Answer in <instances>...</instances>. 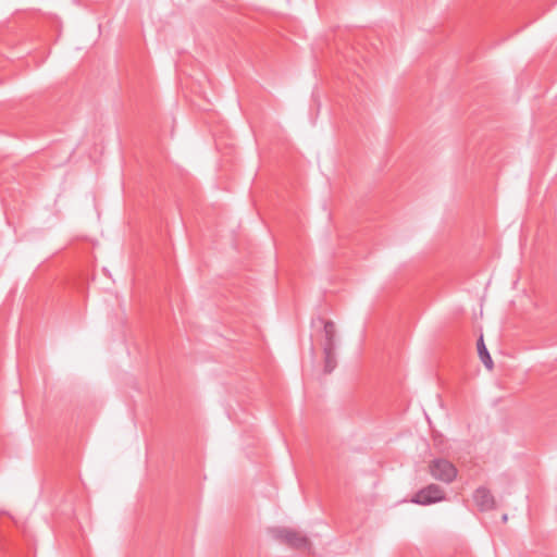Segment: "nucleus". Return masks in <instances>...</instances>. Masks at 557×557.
Masks as SVG:
<instances>
[{"instance_id":"nucleus-4","label":"nucleus","mask_w":557,"mask_h":557,"mask_svg":"<svg viewBox=\"0 0 557 557\" xmlns=\"http://www.w3.org/2000/svg\"><path fill=\"white\" fill-rule=\"evenodd\" d=\"M445 498L444 490L437 484H429L420 488V505H431Z\"/></svg>"},{"instance_id":"nucleus-2","label":"nucleus","mask_w":557,"mask_h":557,"mask_svg":"<svg viewBox=\"0 0 557 557\" xmlns=\"http://www.w3.org/2000/svg\"><path fill=\"white\" fill-rule=\"evenodd\" d=\"M269 533L275 541L286 544L294 549H311V543L309 539L296 530L277 527L271 528Z\"/></svg>"},{"instance_id":"nucleus-3","label":"nucleus","mask_w":557,"mask_h":557,"mask_svg":"<svg viewBox=\"0 0 557 557\" xmlns=\"http://www.w3.org/2000/svg\"><path fill=\"white\" fill-rule=\"evenodd\" d=\"M430 474L444 483H451L457 476L456 467L447 459L438 458L429 465Z\"/></svg>"},{"instance_id":"nucleus-7","label":"nucleus","mask_w":557,"mask_h":557,"mask_svg":"<svg viewBox=\"0 0 557 557\" xmlns=\"http://www.w3.org/2000/svg\"><path fill=\"white\" fill-rule=\"evenodd\" d=\"M411 502L414 503V504H418V493H414L412 496H411Z\"/></svg>"},{"instance_id":"nucleus-8","label":"nucleus","mask_w":557,"mask_h":557,"mask_svg":"<svg viewBox=\"0 0 557 557\" xmlns=\"http://www.w3.org/2000/svg\"><path fill=\"white\" fill-rule=\"evenodd\" d=\"M502 519H503V521H504V522H506V521H507V519H508L507 515H504V516L502 517Z\"/></svg>"},{"instance_id":"nucleus-1","label":"nucleus","mask_w":557,"mask_h":557,"mask_svg":"<svg viewBox=\"0 0 557 557\" xmlns=\"http://www.w3.org/2000/svg\"><path fill=\"white\" fill-rule=\"evenodd\" d=\"M318 321L323 325L321 347L323 351L324 367L323 372L330 374L337 367L336 360V338L337 329L332 320L319 318Z\"/></svg>"},{"instance_id":"nucleus-5","label":"nucleus","mask_w":557,"mask_h":557,"mask_svg":"<svg viewBox=\"0 0 557 557\" xmlns=\"http://www.w3.org/2000/svg\"><path fill=\"white\" fill-rule=\"evenodd\" d=\"M473 500L481 511H488L495 508V498L485 486H480L474 491Z\"/></svg>"},{"instance_id":"nucleus-6","label":"nucleus","mask_w":557,"mask_h":557,"mask_svg":"<svg viewBox=\"0 0 557 557\" xmlns=\"http://www.w3.org/2000/svg\"><path fill=\"white\" fill-rule=\"evenodd\" d=\"M478 354L480 356L481 361L484 363V366L491 370L493 368V360L486 349V346L483 342V337L481 336L478 341Z\"/></svg>"}]
</instances>
